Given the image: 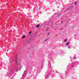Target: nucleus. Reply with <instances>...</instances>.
Returning a JSON list of instances; mask_svg holds the SVG:
<instances>
[{
  "mask_svg": "<svg viewBox=\"0 0 79 79\" xmlns=\"http://www.w3.org/2000/svg\"><path fill=\"white\" fill-rule=\"evenodd\" d=\"M40 26V25H36V26H35V27L36 28H39Z\"/></svg>",
  "mask_w": 79,
  "mask_h": 79,
  "instance_id": "f257e3e1",
  "label": "nucleus"
},
{
  "mask_svg": "<svg viewBox=\"0 0 79 79\" xmlns=\"http://www.w3.org/2000/svg\"><path fill=\"white\" fill-rule=\"evenodd\" d=\"M17 62H18V59H17V58H16V60H15V63H16V64H17Z\"/></svg>",
  "mask_w": 79,
  "mask_h": 79,
  "instance_id": "f03ea898",
  "label": "nucleus"
},
{
  "mask_svg": "<svg viewBox=\"0 0 79 79\" xmlns=\"http://www.w3.org/2000/svg\"><path fill=\"white\" fill-rule=\"evenodd\" d=\"M69 44V42H68L66 43V45H68Z\"/></svg>",
  "mask_w": 79,
  "mask_h": 79,
  "instance_id": "7ed1b4c3",
  "label": "nucleus"
},
{
  "mask_svg": "<svg viewBox=\"0 0 79 79\" xmlns=\"http://www.w3.org/2000/svg\"><path fill=\"white\" fill-rule=\"evenodd\" d=\"M68 40V39H66L65 40H64V41L66 42H67V41Z\"/></svg>",
  "mask_w": 79,
  "mask_h": 79,
  "instance_id": "20e7f679",
  "label": "nucleus"
},
{
  "mask_svg": "<svg viewBox=\"0 0 79 79\" xmlns=\"http://www.w3.org/2000/svg\"><path fill=\"white\" fill-rule=\"evenodd\" d=\"M26 37V36L25 35H23V38H24Z\"/></svg>",
  "mask_w": 79,
  "mask_h": 79,
  "instance_id": "39448f33",
  "label": "nucleus"
},
{
  "mask_svg": "<svg viewBox=\"0 0 79 79\" xmlns=\"http://www.w3.org/2000/svg\"><path fill=\"white\" fill-rule=\"evenodd\" d=\"M31 33H32V32L30 31V32L29 33V34H31Z\"/></svg>",
  "mask_w": 79,
  "mask_h": 79,
  "instance_id": "423d86ee",
  "label": "nucleus"
},
{
  "mask_svg": "<svg viewBox=\"0 0 79 79\" xmlns=\"http://www.w3.org/2000/svg\"><path fill=\"white\" fill-rule=\"evenodd\" d=\"M73 59H76V57H75V56H74V57H73Z\"/></svg>",
  "mask_w": 79,
  "mask_h": 79,
  "instance_id": "0eeeda50",
  "label": "nucleus"
},
{
  "mask_svg": "<svg viewBox=\"0 0 79 79\" xmlns=\"http://www.w3.org/2000/svg\"><path fill=\"white\" fill-rule=\"evenodd\" d=\"M47 40L46 39L45 40H44V41H46Z\"/></svg>",
  "mask_w": 79,
  "mask_h": 79,
  "instance_id": "6e6552de",
  "label": "nucleus"
},
{
  "mask_svg": "<svg viewBox=\"0 0 79 79\" xmlns=\"http://www.w3.org/2000/svg\"><path fill=\"white\" fill-rule=\"evenodd\" d=\"M69 49H70V48H71L70 47V46H69Z\"/></svg>",
  "mask_w": 79,
  "mask_h": 79,
  "instance_id": "1a4fd4ad",
  "label": "nucleus"
},
{
  "mask_svg": "<svg viewBox=\"0 0 79 79\" xmlns=\"http://www.w3.org/2000/svg\"><path fill=\"white\" fill-rule=\"evenodd\" d=\"M48 35H50V33H48Z\"/></svg>",
  "mask_w": 79,
  "mask_h": 79,
  "instance_id": "9d476101",
  "label": "nucleus"
},
{
  "mask_svg": "<svg viewBox=\"0 0 79 79\" xmlns=\"http://www.w3.org/2000/svg\"><path fill=\"white\" fill-rule=\"evenodd\" d=\"M76 3H77V2H76L75 3V4H76Z\"/></svg>",
  "mask_w": 79,
  "mask_h": 79,
  "instance_id": "9b49d317",
  "label": "nucleus"
},
{
  "mask_svg": "<svg viewBox=\"0 0 79 79\" xmlns=\"http://www.w3.org/2000/svg\"><path fill=\"white\" fill-rule=\"evenodd\" d=\"M30 58H32V57H31V56H30Z\"/></svg>",
  "mask_w": 79,
  "mask_h": 79,
  "instance_id": "f8f14e48",
  "label": "nucleus"
}]
</instances>
